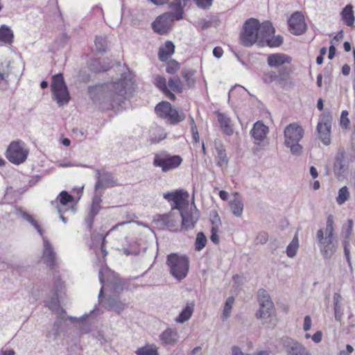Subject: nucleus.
Segmentation results:
<instances>
[{
	"mask_svg": "<svg viewBox=\"0 0 355 355\" xmlns=\"http://www.w3.org/2000/svg\"><path fill=\"white\" fill-rule=\"evenodd\" d=\"M175 52V45L171 41L165 42L164 46L160 47L158 52V57L160 61L165 62L169 56Z\"/></svg>",
	"mask_w": 355,
	"mask_h": 355,
	"instance_id": "obj_27",
	"label": "nucleus"
},
{
	"mask_svg": "<svg viewBox=\"0 0 355 355\" xmlns=\"http://www.w3.org/2000/svg\"><path fill=\"white\" fill-rule=\"evenodd\" d=\"M137 355H158L157 349L155 347L146 345L139 347L136 351Z\"/></svg>",
	"mask_w": 355,
	"mask_h": 355,
	"instance_id": "obj_44",
	"label": "nucleus"
},
{
	"mask_svg": "<svg viewBox=\"0 0 355 355\" xmlns=\"http://www.w3.org/2000/svg\"><path fill=\"white\" fill-rule=\"evenodd\" d=\"M112 65L110 62L102 63L99 60H94L89 64L91 71L95 73H102L108 71Z\"/></svg>",
	"mask_w": 355,
	"mask_h": 355,
	"instance_id": "obj_37",
	"label": "nucleus"
},
{
	"mask_svg": "<svg viewBox=\"0 0 355 355\" xmlns=\"http://www.w3.org/2000/svg\"><path fill=\"white\" fill-rule=\"evenodd\" d=\"M284 345L286 355H311L302 344L291 338H286Z\"/></svg>",
	"mask_w": 355,
	"mask_h": 355,
	"instance_id": "obj_17",
	"label": "nucleus"
},
{
	"mask_svg": "<svg viewBox=\"0 0 355 355\" xmlns=\"http://www.w3.org/2000/svg\"><path fill=\"white\" fill-rule=\"evenodd\" d=\"M349 197V192L348 188L345 186L339 189L336 202L338 205H343L348 200Z\"/></svg>",
	"mask_w": 355,
	"mask_h": 355,
	"instance_id": "obj_47",
	"label": "nucleus"
},
{
	"mask_svg": "<svg viewBox=\"0 0 355 355\" xmlns=\"http://www.w3.org/2000/svg\"><path fill=\"white\" fill-rule=\"evenodd\" d=\"M316 241L318 242L320 252L325 259L331 258L336 252L338 248V239L336 236H325L323 229H320L316 233Z\"/></svg>",
	"mask_w": 355,
	"mask_h": 355,
	"instance_id": "obj_9",
	"label": "nucleus"
},
{
	"mask_svg": "<svg viewBox=\"0 0 355 355\" xmlns=\"http://www.w3.org/2000/svg\"><path fill=\"white\" fill-rule=\"evenodd\" d=\"M262 24L255 18L245 21V46L257 44Z\"/></svg>",
	"mask_w": 355,
	"mask_h": 355,
	"instance_id": "obj_13",
	"label": "nucleus"
},
{
	"mask_svg": "<svg viewBox=\"0 0 355 355\" xmlns=\"http://www.w3.org/2000/svg\"><path fill=\"white\" fill-rule=\"evenodd\" d=\"M234 302V298L232 296L229 297L227 299V300L225 303L223 315L221 316L223 321L226 320L230 316V312H231Z\"/></svg>",
	"mask_w": 355,
	"mask_h": 355,
	"instance_id": "obj_42",
	"label": "nucleus"
},
{
	"mask_svg": "<svg viewBox=\"0 0 355 355\" xmlns=\"http://www.w3.org/2000/svg\"><path fill=\"white\" fill-rule=\"evenodd\" d=\"M28 150L21 140L10 142L6 151V157L11 163L19 165L24 163L28 157Z\"/></svg>",
	"mask_w": 355,
	"mask_h": 355,
	"instance_id": "obj_8",
	"label": "nucleus"
},
{
	"mask_svg": "<svg viewBox=\"0 0 355 355\" xmlns=\"http://www.w3.org/2000/svg\"><path fill=\"white\" fill-rule=\"evenodd\" d=\"M105 309L112 310L119 315L127 308V304L121 301L118 297L110 295L105 299Z\"/></svg>",
	"mask_w": 355,
	"mask_h": 355,
	"instance_id": "obj_20",
	"label": "nucleus"
},
{
	"mask_svg": "<svg viewBox=\"0 0 355 355\" xmlns=\"http://www.w3.org/2000/svg\"><path fill=\"white\" fill-rule=\"evenodd\" d=\"M345 159V150L343 149H339L335 157V162L334 164V171L335 175L340 178L343 175L345 172L344 162Z\"/></svg>",
	"mask_w": 355,
	"mask_h": 355,
	"instance_id": "obj_25",
	"label": "nucleus"
},
{
	"mask_svg": "<svg viewBox=\"0 0 355 355\" xmlns=\"http://www.w3.org/2000/svg\"><path fill=\"white\" fill-rule=\"evenodd\" d=\"M182 162V159L180 155L162 152L155 155L153 164L155 167H160L162 172H168L177 168Z\"/></svg>",
	"mask_w": 355,
	"mask_h": 355,
	"instance_id": "obj_10",
	"label": "nucleus"
},
{
	"mask_svg": "<svg viewBox=\"0 0 355 355\" xmlns=\"http://www.w3.org/2000/svg\"><path fill=\"white\" fill-rule=\"evenodd\" d=\"M95 46L98 53H105L107 51V40L104 36H96L95 38Z\"/></svg>",
	"mask_w": 355,
	"mask_h": 355,
	"instance_id": "obj_41",
	"label": "nucleus"
},
{
	"mask_svg": "<svg viewBox=\"0 0 355 355\" xmlns=\"http://www.w3.org/2000/svg\"><path fill=\"white\" fill-rule=\"evenodd\" d=\"M275 29L272 23L269 21H263L257 44L259 46L279 47L283 44L284 38L280 35H275Z\"/></svg>",
	"mask_w": 355,
	"mask_h": 355,
	"instance_id": "obj_5",
	"label": "nucleus"
},
{
	"mask_svg": "<svg viewBox=\"0 0 355 355\" xmlns=\"http://www.w3.org/2000/svg\"><path fill=\"white\" fill-rule=\"evenodd\" d=\"M268 239V234L266 232H261L257 236V241L259 243L263 244L266 243Z\"/></svg>",
	"mask_w": 355,
	"mask_h": 355,
	"instance_id": "obj_59",
	"label": "nucleus"
},
{
	"mask_svg": "<svg viewBox=\"0 0 355 355\" xmlns=\"http://www.w3.org/2000/svg\"><path fill=\"white\" fill-rule=\"evenodd\" d=\"M176 20L169 12H164L158 16L152 23L154 32L162 35H167L172 28L173 21Z\"/></svg>",
	"mask_w": 355,
	"mask_h": 355,
	"instance_id": "obj_14",
	"label": "nucleus"
},
{
	"mask_svg": "<svg viewBox=\"0 0 355 355\" xmlns=\"http://www.w3.org/2000/svg\"><path fill=\"white\" fill-rule=\"evenodd\" d=\"M311 327V320L309 315H306L304 318V330L307 331H309Z\"/></svg>",
	"mask_w": 355,
	"mask_h": 355,
	"instance_id": "obj_62",
	"label": "nucleus"
},
{
	"mask_svg": "<svg viewBox=\"0 0 355 355\" xmlns=\"http://www.w3.org/2000/svg\"><path fill=\"white\" fill-rule=\"evenodd\" d=\"M14 40V33L10 27L6 25L0 26V42L5 44H12Z\"/></svg>",
	"mask_w": 355,
	"mask_h": 355,
	"instance_id": "obj_29",
	"label": "nucleus"
},
{
	"mask_svg": "<svg viewBox=\"0 0 355 355\" xmlns=\"http://www.w3.org/2000/svg\"><path fill=\"white\" fill-rule=\"evenodd\" d=\"M99 310L96 307H95L93 310H92L89 313H85L83 315H82L80 318V320L81 322L85 321L89 316L92 315H96L97 312H98Z\"/></svg>",
	"mask_w": 355,
	"mask_h": 355,
	"instance_id": "obj_60",
	"label": "nucleus"
},
{
	"mask_svg": "<svg viewBox=\"0 0 355 355\" xmlns=\"http://www.w3.org/2000/svg\"><path fill=\"white\" fill-rule=\"evenodd\" d=\"M291 58L284 53H273L267 58L268 64L270 67H279L285 63H290Z\"/></svg>",
	"mask_w": 355,
	"mask_h": 355,
	"instance_id": "obj_24",
	"label": "nucleus"
},
{
	"mask_svg": "<svg viewBox=\"0 0 355 355\" xmlns=\"http://www.w3.org/2000/svg\"><path fill=\"white\" fill-rule=\"evenodd\" d=\"M112 288L114 293H120L125 289V282L120 279H114L112 282Z\"/></svg>",
	"mask_w": 355,
	"mask_h": 355,
	"instance_id": "obj_53",
	"label": "nucleus"
},
{
	"mask_svg": "<svg viewBox=\"0 0 355 355\" xmlns=\"http://www.w3.org/2000/svg\"><path fill=\"white\" fill-rule=\"evenodd\" d=\"M349 112L347 110H343L341 112L340 123L342 127L347 128L349 125V120L348 118Z\"/></svg>",
	"mask_w": 355,
	"mask_h": 355,
	"instance_id": "obj_57",
	"label": "nucleus"
},
{
	"mask_svg": "<svg viewBox=\"0 0 355 355\" xmlns=\"http://www.w3.org/2000/svg\"><path fill=\"white\" fill-rule=\"evenodd\" d=\"M172 105L167 101L158 103L155 108V112L162 118L166 119L173 109Z\"/></svg>",
	"mask_w": 355,
	"mask_h": 355,
	"instance_id": "obj_34",
	"label": "nucleus"
},
{
	"mask_svg": "<svg viewBox=\"0 0 355 355\" xmlns=\"http://www.w3.org/2000/svg\"><path fill=\"white\" fill-rule=\"evenodd\" d=\"M237 193H234V199L229 202L230 209L232 213L236 217L241 216L243 210V204L241 200L237 199Z\"/></svg>",
	"mask_w": 355,
	"mask_h": 355,
	"instance_id": "obj_30",
	"label": "nucleus"
},
{
	"mask_svg": "<svg viewBox=\"0 0 355 355\" xmlns=\"http://www.w3.org/2000/svg\"><path fill=\"white\" fill-rule=\"evenodd\" d=\"M341 17L347 26H352L354 23L353 7L352 5H347L341 12Z\"/></svg>",
	"mask_w": 355,
	"mask_h": 355,
	"instance_id": "obj_33",
	"label": "nucleus"
},
{
	"mask_svg": "<svg viewBox=\"0 0 355 355\" xmlns=\"http://www.w3.org/2000/svg\"><path fill=\"white\" fill-rule=\"evenodd\" d=\"M128 223H130V221H125V222L120 223L118 225H116L115 226H113L110 230V231L108 232H107V234L105 235H104V236L101 235V239H102V243H101V251L103 253L104 256L107 255V252L106 251L105 248V243H106V240H105L106 236L108 235L112 231L116 230L118 226H121V225H123L125 224H128Z\"/></svg>",
	"mask_w": 355,
	"mask_h": 355,
	"instance_id": "obj_54",
	"label": "nucleus"
},
{
	"mask_svg": "<svg viewBox=\"0 0 355 355\" xmlns=\"http://www.w3.org/2000/svg\"><path fill=\"white\" fill-rule=\"evenodd\" d=\"M324 234L326 236H334V217L331 214H330L327 219V225L325 230H324Z\"/></svg>",
	"mask_w": 355,
	"mask_h": 355,
	"instance_id": "obj_50",
	"label": "nucleus"
},
{
	"mask_svg": "<svg viewBox=\"0 0 355 355\" xmlns=\"http://www.w3.org/2000/svg\"><path fill=\"white\" fill-rule=\"evenodd\" d=\"M207 241V240L205 234L202 232H198L196 235L195 241L196 250H202L205 247Z\"/></svg>",
	"mask_w": 355,
	"mask_h": 355,
	"instance_id": "obj_43",
	"label": "nucleus"
},
{
	"mask_svg": "<svg viewBox=\"0 0 355 355\" xmlns=\"http://www.w3.org/2000/svg\"><path fill=\"white\" fill-rule=\"evenodd\" d=\"M210 239L215 244H218L219 242V238L216 233V228L214 227L211 228V234L210 236Z\"/></svg>",
	"mask_w": 355,
	"mask_h": 355,
	"instance_id": "obj_61",
	"label": "nucleus"
},
{
	"mask_svg": "<svg viewBox=\"0 0 355 355\" xmlns=\"http://www.w3.org/2000/svg\"><path fill=\"white\" fill-rule=\"evenodd\" d=\"M268 132V127L262 121H258L254 124L253 128L250 132V135L254 144V146L252 149L254 155H258L259 153L263 150L268 145L267 135Z\"/></svg>",
	"mask_w": 355,
	"mask_h": 355,
	"instance_id": "obj_6",
	"label": "nucleus"
},
{
	"mask_svg": "<svg viewBox=\"0 0 355 355\" xmlns=\"http://www.w3.org/2000/svg\"><path fill=\"white\" fill-rule=\"evenodd\" d=\"M333 301L335 319L336 321L340 322L344 315L345 299L339 293H334Z\"/></svg>",
	"mask_w": 355,
	"mask_h": 355,
	"instance_id": "obj_22",
	"label": "nucleus"
},
{
	"mask_svg": "<svg viewBox=\"0 0 355 355\" xmlns=\"http://www.w3.org/2000/svg\"><path fill=\"white\" fill-rule=\"evenodd\" d=\"M288 23L290 31L294 35H300L306 30L304 17L300 12H294L288 19Z\"/></svg>",
	"mask_w": 355,
	"mask_h": 355,
	"instance_id": "obj_16",
	"label": "nucleus"
},
{
	"mask_svg": "<svg viewBox=\"0 0 355 355\" xmlns=\"http://www.w3.org/2000/svg\"><path fill=\"white\" fill-rule=\"evenodd\" d=\"M182 222L179 225V232L189 231L193 230L199 219V211L187 210L185 212H181L180 214Z\"/></svg>",
	"mask_w": 355,
	"mask_h": 355,
	"instance_id": "obj_15",
	"label": "nucleus"
},
{
	"mask_svg": "<svg viewBox=\"0 0 355 355\" xmlns=\"http://www.w3.org/2000/svg\"><path fill=\"white\" fill-rule=\"evenodd\" d=\"M168 87L177 94H181L183 91L182 83L178 76L171 77L168 81Z\"/></svg>",
	"mask_w": 355,
	"mask_h": 355,
	"instance_id": "obj_39",
	"label": "nucleus"
},
{
	"mask_svg": "<svg viewBox=\"0 0 355 355\" xmlns=\"http://www.w3.org/2000/svg\"><path fill=\"white\" fill-rule=\"evenodd\" d=\"M218 120L223 132L227 135H231L233 133V129L230 125V119L224 114L219 113Z\"/></svg>",
	"mask_w": 355,
	"mask_h": 355,
	"instance_id": "obj_36",
	"label": "nucleus"
},
{
	"mask_svg": "<svg viewBox=\"0 0 355 355\" xmlns=\"http://www.w3.org/2000/svg\"><path fill=\"white\" fill-rule=\"evenodd\" d=\"M299 248V242L297 235L295 234L292 240V241L289 243V245L286 248V254L288 257L293 258L296 255L297 249Z\"/></svg>",
	"mask_w": 355,
	"mask_h": 355,
	"instance_id": "obj_40",
	"label": "nucleus"
},
{
	"mask_svg": "<svg viewBox=\"0 0 355 355\" xmlns=\"http://www.w3.org/2000/svg\"><path fill=\"white\" fill-rule=\"evenodd\" d=\"M194 72L192 70H189L187 69H183L181 71V75L182 78L184 79V80L187 83V85L189 87H193L195 84V81L193 79L191 78V77L193 76Z\"/></svg>",
	"mask_w": 355,
	"mask_h": 355,
	"instance_id": "obj_48",
	"label": "nucleus"
},
{
	"mask_svg": "<svg viewBox=\"0 0 355 355\" xmlns=\"http://www.w3.org/2000/svg\"><path fill=\"white\" fill-rule=\"evenodd\" d=\"M215 148L217 153L216 155V164L220 167L227 166L228 159L225 149L220 143L215 142Z\"/></svg>",
	"mask_w": 355,
	"mask_h": 355,
	"instance_id": "obj_31",
	"label": "nucleus"
},
{
	"mask_svg": "<svg viewBox=\"0 0 355 355\" xmlns=\"http://www.w3.org/2000/svg\"><path fill=\"white\" fill-rule=\"evenodd\" d=\"M195 3L202 9H208L212 5L213 0H193Z\"/></svg>",
	"mask_w": 355,
	"mask_h": 355,
	"instance_id": "obj_58",
	"label": "nucleus"
},
{
	"mask_svg": "<svg viewBox=\"0 0 355 355\" xmlns=\"http://www.w3.org/2000/svg\"><path fill=\"white\" fill-rule=\"evenodd\" d=\"M166 265L170 274L178 281L184 279L189 272V260L186 255L171 253L167 256Z\"/></svg>",
	"mask_w": 355,
	"mask_h": 355,
	"instance_id": "obj_2",
	"label": "nucleus"
},
{
	"mask_svg": "<svg viewBox=\"0 0 355 355\" xmlns=\"http://www.w3.org/2000/svg\"><path fill=\"white\" fill-rule=\"evenodd\" d=\"M155 85L161 92H163L168 88L166 78L160 76H157L155 78Z\"/></svg>",
	"mask_w": 355,
	"mask_h": 355,
	"instance_id": "obj_55",
	"label": "nucleus"
},
{
	"mask_svg": "<svg viewBox=\"0 0 355 355\" xmlns=\"http://www.w3.org/2000/svg\"><path fill=\"white\" fill-rule=\"evenodd\" d=\"M194 310V303L187 302L186 306L181 311L178 317L175 318V322L182 324L189 320Z\"/></svg>",
	"mask_w": 355,
	"mask_h": 355,
	"instance_id": "obj_28",
	"label": "nucleus"
},
{
	"mask_svg": "<svg viewBox=\"0 0 355 355\" xmlns=\"http://www.w3.org/2000/svg\"><path fill=\"white\" fill-rule=\"evenodd\" d=\"M96 178L97 180L94 186L95 191H98L102 188H107L116 185L115 180L110 173H101V171L98 170L96 171Z\"/></svg>",
	"mask_w": 355,
	"mask_h": 355,
	"instance_id": "obj_19",
	"label": "nucleus"
},
{
	"mask_svg": "<svg viewBox=\"0 0 355 355\" xmlns=\"http://www.w3.org/2000/svg\"><path fill=\"white\" fill-rule=\"evenodd\" d=\"M188 193L181 190H177L174 192H167L164 194V198L172 201L171 211L177 209L180 215L181 212H185L188 210Z\"/></svg>",
	"mask_w": 355,
	"mask_h": 355,
	"instance_id": "obj_11",
	"label": "nucleus"
},
{
	"mask_svg": "<svg viewBox=\"0 0 355 355\" xmlns=\"http://www.w3.org/2000/svg\"><path fill=\"white\" fill-rule=\"evenodd\" d=\"M277 77L275 73L270 72L264 74L263 80L266 83L272 82Z\"/></svg>",
	"mask_w": 355,
	"mask_h": 355,
	"instance_id": "obj_63",
	"label": "nucleus"
},
{
	"mask_svg": "<svg viewBox=\"0 0 355 355\" xmlns=\"http://www.w3.org/2000/svg\"><path fill=\"white\" fill-rule=\"evenodd\" d=\"M352 229H351V227H348V228L345 231V240L343 241V245H344V252L345 255L346 257L347 261L349 263V250L348 248L349 245V241H348L351 233H352Z\"/></svg>",
	"mask_w": 355,
	"mask_h": 355,
	"instance_id": "obj_49",
	"label": "nucleus"
},
{
	"mask_svg": "<svg viewBox=\"0 0 355 355\" xmlns=\"http://www.w3.org/2000/svg\"><path fill=\"white\" fill-rule=\"evenodd\" d=\"M61 295L53 293L50 300L46 302V306L52 311H55L60 306L59 298Z\"/></svg>",
	"mask_w": 355,
	"mask_h": 355,
	"instance_id": "obj_45",
	"label": "nucleus"
},
{
	"mask_svg": "<svg viewBox=\"0 0 355 355\" xmlns=\"http://www.w3.org/2000/svg\"><path fill=\"white\" fill-rule=\"evenodd\" d=\"M43 251L42 259L44 262L50 268H53L55 264V252L50 241L42 236Z\"/></svg>",
	"mask_w": 355,
	"mask_h": 355,
	"instance_id": "obj_18",
	"label": "nucleus"
},
{
	"mask_svg": "<svg viewBox=\"0 0 355 355\" xmlns=\"http://www.w3.org/2000/svg\"><path fill=\"white\" fill-rule=\"evenodd\" d=\"M65 320L58 318L53 323V340H55L60 333V327Z\"/></svg>",
	"mask_w": 355,
	"mask_h": 355,
	"instance_id": "obj_56",
	"label": "nucleus"
},
{
	"mask_svg": "<svg viewBox=\"0 0 355 355\" xmlns=\"http://www.w3.org/2000/svg\"><path fill=\"white\" fill-rule=\"evenodd\" d=\"M180 65L178 62L175 60L168 61L166 64V71L169 74H175L179 69Z\"/></svg>",
	"mask_w": 355,
	"mask_h": 355,
	"instance_id": "obj_51",
	"label": "nucleus"
},
{
	"mask_svg": "<svg viewBox=\"0 0 355 355\" xmlns=\"http://www.w3.org/2000/svg\"><path fill=\"white\" fill-rule=\"evenodd\" d=\"M101 208L102 207L101 205H96L92 204L90 211L85 220L87 227L89 230H91L92 228L94 218L99 213Z\"/></svg>",
	"mask_w": 355,
	"mask_h": 355,
	"instance_id": "obj_38",
	"label": "nucleus"
},
{
	"mask_svg": "<svg viewBox=\"0 0 355 355\" xmlns=\"http://www.w3.org/2000/svg\"><path fill=\"white\" fill-rule=\"evenodd\" d=\"M16 214L17 216L21 217L23 219L28 222L32 226H33L41 236H43V230L38 224L37 221L33 218L32 215L24 211L21 207L17 208Z\"/></svg>",
	"mask_w": 355,
	"mask_h": 355,
	"instance_id": "obj_26",
	"label": "nucleus"
},
{
	"mask_svg": "<svg viewBox=\"0 0 355 355\" xmlns=\"http://www.w3.org/2000/svg\"><path fill=\"white\" fill-rule=\"evenodd\" d=\"M73 199V196L66 191H61L57 198V200H59L60 205L62 206H66L69 202H72Z\"/></svg>",
	"mask_w": 355,
	"mask_h": 355,
	"instance_id": "obj_46",
	"label": "nucleus"
},
{
	"mask_svg": "<svg viewBox=\"0 0 355 355\" xmlns=\"http://www.w3.org/2000/svg\"><path fill=\"white\" fill-rule=\"evenodd\" d=\"M153 223L159 230L167 229L171 232H179L178 218L172 211L167 214H157L154 217Z\"/></svg>",
	"mask_w": 355,
	"mask_h": 355,
	"instance_id": "obj_12",
	"label": "nucleus"
},
{
	"mask_svg": "<svg viewBox=\"0 0 355 355\" xmlns=\"http://www.w3.org/2000/svg\"><path fill=\"white\" fill-rule=\"evenodd\" d=\"M257 300L259 309L256 313L257 318L261 320L263 324L270 322L275 314V308L268 293L264 289L259 290Z\"/></svg>",
	"mask_w": 355,
	"mask_h": 355,
	"instance_id": "obj_4",
	"label": "nucleus"
},
{
	"mask_svg": "<svg viewBox=\"0 0 355 355\" xmlns=\"http://www.w3.org/2000/svg\"><path fill=\"white\" fill-rule=\"evenodd\" d=\"M284 144L290 148L294 155H300L302 153V146L299 144L304 137V130L296 123L289 124L284 129Z\"/></svg>",
	"mask_w": 355,
	"mask_h": 355,
	"instance_id": "obj_3",
	"label": "nucleus"
},
{
	"mask_svg": "<svg viewBox=\"0 0 355 355\" xmlns=\"http://www.w3.org/2000/svg\"><path fill=\"white\" fill-rule=\"evenodd\" d=\"M185 118V114L182 111H179L175 107H173L171 112H170L169 114L166 117L169 123L171 125H176L184 121Z\"/></svg>",
	"mask_w": 355,
	"mask_h": 355,
	"instance_id": "obj_35",
	"label": "nucleus"
},
{
	"mask_svg": "<svg viewBox=\"0 0 355 355\" xmlns=\"http://www.w3.org/2000/svg\"><path fill=\"white\" fill-rule=\"evenodd\" d=\"M135 92L134 75L129 69L110 83L89 86L88 93L93 103L105 110L119 109Z\"/></svg>",
	"mask_w": 355,
	"mask_h": 355,
	"instance_id": "obj_1",
	"label": "nucleus"
},
{
	"mask_svg": "<svg viewBox=\"0 0 355 355\" xmlns=\"http://www.w3.org/2000/svg\"><path fill=\"white\" fill-rule=\"evenodd\" d=\"M223 51L221 47L216 46L213 49V55L216 58H220L223 55Z\"/></svg>",
	"mask_w": 355,
	"mask_h": 355,
	"instance_id": "obj_64",
	"label": "nucleus"
},
{
	"mask_svg": "<svg viewBox=\"0 0 355 355\" xmlns=\"http://www.w3.org/2000/svg\"><path fill=\"white\" fill-rule=\"evenodd\" d=\"M169 8L175 12H168L177 21L183 19L184 11L181 0H173L169 3Z\"/></svg>",
	"mask_w": 355,
	"mask_h": 355,
	"instance_id": "obj_32",
	"label": "nucleus"
},
{
	"mask_svg": "<svg viewBox=\"0 0 355 355\" xmlns=\"http://www.w3.org/2000/svg\"><path fill=\"white\" fill-rule=\"evenodd\" d=\"M331 123L328 120L320 121L317 125V132L322 142L324 145L330 143Z\"/></svg>",
	"mask_w": 355,
	"mask_h": 355,
	"instance_id": "obj_21",
	"label": "nucleus"
},
{
	"mask_svg": "<svg viewBox=\"0 0 355 355\" xmlns=\"http://www.w3.org/2000/svg\"><path fill=\"white\" fill-rule=\"evenodd\" d=\"M179 334L175 329L167 328L160 335L162 343L166 345H175L179 340Z\"/></svg>",
	"mask_w": 355,
	"mask_h": 355,
	"instance_id": "obj_23",
	"label": "nucleus"
},
{
	"mask_svg": "<svg viewBox=\"0 0 355 355\" xmlns=\"http://www.w3.org/2000/svg\"><path fill=\"white\" fill-rule=\"evenodd\" d=\"M64 290L65 286L64 282L60 278H57L55 280L52 292L62 296V294L64 293Z\"/></svg>",
	"mask_w": 355,
	"mask_h": 355,
	"instance_id": "obj_52",
	"label": "nucleus"
},
{
	"mask_svg": "<svg viewBox=\"0 0 355 355\" xmlns=\"http://www.w3.org/2000/svg\"><path fill=\"white\" fill-rule=\"evenodd\" d=\"M51 87L53 98L60 106L69 103L70 95L62 73H59L52 77Z\"/></svg>",
	"mask_w": 355,
	"mask_h": 355,
	"instance_id": "obj_7",
	"label": "nucleus"
}]
</instances>
